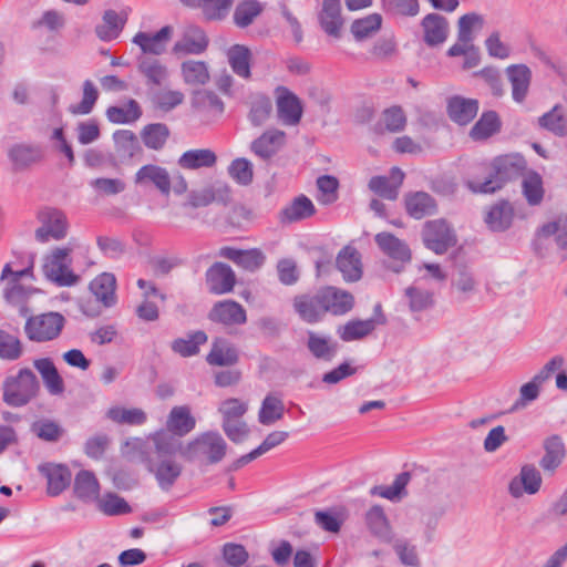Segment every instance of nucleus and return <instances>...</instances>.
<instances>
[{"label":"nucleus","instance_id":"nucleus-33","mask_svg":"<svg viewBox=\"0 0 567 567\" xmlns=\"http://www.w3.org/2000/svg\"><path fill=\"white\" fill-rule=\"evenodd\" d=\"M385 321L384 316H381V319L350 320L338 328V334L346 342L360 340L371 334L378 324H384Z\"/></svg>","mask_w":567,"mask_h":567},{"label":"nucleus","instance_id":"nucleus-30","mask_svg":"<svg viewBox=\"0 0 567 567\" xmlns=\"http://www.w3.org/2000/svg\"><path fill=\"white\" fill-rule=\"evenodd\" d=\"M447 115L458 125H466L474 120L478 112V101L455 95L447 101Z\"/></svg>","mask_w":567,"mask_h":567},{"label":"nucleus","instance_id":"nucleus-43","mask_svg":"<svg viewBox=\"0 0 567 567\" xmlns=\"http://www.w3.org/2000/svg\"><path fill=\"white\" fill-rule=\"evenodd\" d=\"M206 360L210 365H234L238 362V352L236 348L228 343L225 339L217 338L214 340Z\"/></svg>","mask_w":567,"mask_h":567},{"label":"nucleus","instance_id":"nucleus-31","mask_svg":"<svg viewBox=\"0 0 567 567\" xmlns=\"http://www.w3.org/2000/svg\"><path fill=\"white\" fill-rule=\"evenodd\" d=\"M137 70L146 79L147 86H162L168 79L167 66L151 55L137 58Z\"/></svg>","mask_w":567,"mask_h":567},{"label":"nucleus","instance_id":"nucleus-32","mask_svg":"<svg viewBox=\"0 0 567 567\" xmlns=\"http://www.w3.org/2000/svg\"><path fill=\"white\" fill-rule=\"evenodd\" d=\"M151 440L154 444V454L150 458H173L176 454L183 457V449L186 444L178 436L166 431H158L152 435Z\"/></svg>","mask_w":567,"mask_h":567},{"label":"nucleus","instance_id":"nucleus-38","mask_svg":"<svg viewBox=\"0 0 567 567\" xmlns=\"http://www.w3.org/2000/svg\"><path fill=\"white\" fill-rule=\"evenodd\" d=\"M115 288V276L110 272L99 275L90 284L91 292L106 308L113 307L116 303Z\"/></svg>","mask_w":567,"mask_h":567},{"label":"nucleus","instance_id":"nucleus-59","mask_svg":"<svg viewBox=\"0 0 567 567\" xmlns=\"http://www.w3.org/2000/svg\"><path fill=\"white\" fill-rule=\"evenodd\" d=\"M284 412V402L277 396L267 395L262 401L258 420L264 425H270L282 419Z\"/></svg>","mask_w":567,"mask_h":567},{"label":"nucleus","instance_id":"nucleus-22","mask_svg":"<svg viewBox=\"0 0 567 567\" xmlns=\"http://www.w3.org/2000/svg\"><path fill=\"white\" fill-rule=\"evenodd\" d=\"M423 41L427 47L434 48L443 44L450 33L449 20L439 13H429L422 21Z\"/></svg>","mask_w":567,"mask_h":567},{"label":"nucleus","instance_id":"nucleus-29","mask_svg":"<svg viewBox=\"0 0 567 567\" xmlns=\"http://www.w3.org/2000/svg\"><path fill=\"white\" fill-rule=\"evenodd\" d=\"M196 426V419L192 415L188 405L174 406L166 420V432L183 437Z\"/></svg>","mask_w":567,"mask_h":567},{"label":"nucleus","instance_id":"nucleus-7","mask_svg":"<svg viewBox=\"0 0 567 567\" xmlns=\"http://www.w3.org/2000/svg\"><path fill=\"white\" fill-rule=\"evenodd\" d=\"M24 332L29 340L47 342L58 338L64 326V318L58 312H47L38 316L31 313L23 319Z\"/></svg>","mask_w":567,"mask_h":567},{"label":"nucleus","instance_id":"nucleus-6","mask_svg":"<svg viewBox=\"0 0 567 567\" xmlns=\"http://www.w3.org/2000/svg\"><path fill=\"white\" fill-rule=\"evenodd\" d=\"M37 375L29 368L20 369L17 375L8 377L3 384V400L12 406L28 404L38 393Z\"/></svg>","mask_w":567,"mask_h":567},{"label":"nucleus","instance_id":"nucleus-34","mask_svg":"<svg viewBox=\"0 0 567 567\" xmlns=\"http://www.w3.org/2000/svg\"><path fill=\"white\" fill-rule=\"evenodd\" d=\"M405 209L409 216L421 219L436 213L435 199L425 192L409 193L404 197Z\"/></svg>","mask_w":567,"mask_h":567},{"label":"nucleus","instance_id":"nucleus-53","mask_svg":"<svg viewBox=\"0 0 567 567\" xmlns=\"http://www.w3.org/2000/svg\"><path fill=\"white\" fill-rule=\"evenodd\" d=\"M540 127L551 132L556 136L567 135V117L563 113L561 105H555L550 111L538 118Z\"/></svg>","mask_w":567,"mask_h":567},{"label":"nucleus","instance_id":"nucleus-41","mask_svg":"<svg viewBox=\"0 0 567 567\" xmlns=\"http://www.w3.org/2000/svg\"><path fill=\"white\" fill-rule=\"evenodd\" d=\"M217 163V155L209 148H196L184 152L177 161L184 169H200L214 167Z\"/></svg>","mask_w":567,"mask_h":567},{"label":"nucleus","instance_id":"nucleus-1","mask_svg":"<svg viewBox=\"0 0 567 567\" xmlns=\"http://www.w3.org/2000/svg\"><path fill=\"white\" fill-rule=\"evenodd\" d=\"M22 267L14 268L13 262H7L2 267L4 317L7 324L19 328L22 320L32 311V299L40 291L39 289L22 284L21 279L33 277V259L22 257Z\"/></svg>","mask_w":567,"mask_h":567},{"label":"nucleus","instance_id":"nucleus-12","mask_svg":"<svg viewBox=\"0 0 567 567\" xmlns=\"http://www.w3.org/2000/svg\"><path fill=\"white\" fill-rule=\"evenodd\" d=\"M320 28L330 37L339 39L344 25L341 0H322L317 14Z\"/></svg>","mask_w":567,"mask_h":567},{"label":"nucleus","instance_id":"nucleus-23","mask_svg":"<svg viewBox=\"0 0 567 567\" xmlns=\"http://www.w3.org/2000/svg\"><path fill=\"white\" fill-rule=\"evenodd\" d=\"M209 40L205 31L195 24L185 28L183 38L173 47L175 54H202L206 51Z\"/></svg>","mask_w":567,"mask_h":567},{"label":"nucleus","instance_id":"nucleus-63","mask_svg":"<svg viewBox=\"0 0 567 567\" xmlns=\"http://www.w3.org/2000/svg\"><path fill=\"white\" fill-rule=\"evenodd\" d=\"M393 550L402 565L408 567H419L421 565L417 548L410 540L405 538L395 539Z\"/></svg>","mask_w":567,"mask_h":567},{"label":"nucleus","instance_id":"nucleus-64","mask_svg":"<svg viewBox=\"0 0 567 567\" xmlns=\"http://www.w3.org/2000/svg\"><path fill=\"white\" fill-rule=\"evenodd\" d=\"M228 175L239 185L247 186L252 182V164L244 157L234 159L228 168Z\"/></svg>","mask_w":567,"mask_h":567},{"label":"nucleus","instance_id":"nucleus-15","mask_svg":"<svg viewBox=\"0 0 567 567\" xmlns=\"http://www.w3.org/2000/svg\"><path fill=\"white\" fill-rule=\"evenodd\" d=\"M322 299L324 313L343 316L352 310L354 297L347 290L333 286L319 289Z\"/></svg>","mask_w":567,"mask_h":567},{"label":"nucleus","instance_id":"nucleus-46","mask_svg":"<svg viewBox=\"0 0 567 567\" xmlns=\"http://www.w3.org/2000/svg\"><path fill=\"white\" fill-rule=\"evenodd\" d=\"M208 337L205 331L197 330L187 333L185 338H177L172 342V350L183 358L193 357L199 353L200 346L205 344Z\"/></svg>","mask_w":567,"mask_h":567},{"label":"nucleus","instance_id":"nucleus-56","mask_svg":"<svg viewBox=\"0 0 567 567\" xmlns=\"http://www.w3.org/2000/svg\"><path fill=\"white\" fill-rule=\"evenodd\" d=\"M106 116L112 123H132L142 116V110L140 104L131 99L125 106H110L106 110Z\"/></svg>","mask_w":567,"mask_h":567},{"label":"nucleus","instance_id":"nucleus-25","mask_svg":"<svg viewBox=\"0 0 567 567\" xmlns=\"http://www.w3.org/2000/svg\"><path fill=\"white\" fill-rule=\"evenodd\" d=\"M374 241L380 250L394 261H399L402 265L410 262L412 257L411 249L404 240L395 237L393 234L388 231L379 233L374 236Z\"/></svg>","mask_w":567,"mask_h":567},{"label":"nucleus","instance_id":"nucleus-36","mask_svg":"<svg viewBox=\"0 0 567 567\" xmlns=\"http://www.w3.org/2000/svg\"><path fill=\"white\" fill-rule=\"evenodd\" d=\"M545 454L542 457L539 465L546 472H554L564 461L566 456V449L563 439L557 435H550L544 441Z\"/></svg>","mask_w":567,"mask_h":567},{"label":"nucleus","instance_id":"nucleus-40","mask_svg":"<svg viewBox=\"0 0 567 567\" xmlns=\"http://www.w3.org/2000/svg\"><path fill=\"white\" fill-rule=\"evenodd\" d=\"M74 495L84 503H92L99 498L100 484L93 472L82 470L74 478Z\"/></svg>","mask_w":567,"mask_h":567},{"label":"nucleus","instance_id":"nucleus-19","mask_svg":"<svg viewBox=\"0 0 567 567\" xmlns=\"http://www.w3.org/2000/svg\"><path fill=\"white\" fill-rule=\"evenodd\" d=\"M173 28L171 25L163 27L154 34L147 32H137L133 38V43L138 45L142 55H161L166 51V45L172 39Z\"/></svg>","mask_w":567,"mask_h":567},{"label":"nucleus","instance_id":"nucleus-18","mask_svg":"<svg viewBox=\"0 0 567 567\" xmlns=\"http://www.w3.org/2000/svg\"><path fill=\"white\" fill-rule=\"evenodd\" d=\"M292 306L300 319L307 323H317L326 316L319 290L296 296Z\"/></svg>","mask_w":567,"mask_h":567},{"label":"nucleus","instance_id":"nucleus-2","mask_svg":"<svg viewBox=\"0 0 567 567\" xmlns=\"http://www.w3.org/2000/svg\"><path fill=\"white\" fill-rule=\"evenodd\" d=\"M526 161L522 155L508 154L496 157L492 171L483 181H468L467 187L474 193L493 194L502 189L508 182L520 177L526 169Z\"/></svg>","mask_w":567,"mask_h":567},{"label":"nucleus","instance_id":"nucleus-37","mask_svg":"<svg viewBox=\"0 0 567 567\" xmlns=\"http://www.w3.org/2000/svg\"><path fill=\"white\" fill-rule=\"evenodd\" d=\"M315 214L313 203L306 195H299L280 212V221L291 224L308 219Z\"/></svg>","mask_w":567,"mask_h":567},{"label":"nucleus","instance_id":"nucleus-10","mask_svg":"<svg viewBox=\"0 0 567 567\" xmlns=\"http://www.w3.org/2000/svg\"><path fill=\"white\" fill-rule=\"evenodd\" d=\"M39 473L47 481V493L49 496H58L71 484L72 474L64 464L42 463L38 466Z\"/></svg>","mask_w":567,"mask_h":567},{"label":"nucleus","instance_id":"nucleus-17","mask_svg":"<svg viewBox=\"0 0 567 567\" xmlns=\"http://www.w3.org/2000/svg\"><path fill=\"white\" fill-rule=\"evenodd\" d=\"M134 183L140 186L153 185L164 196H168L172 189L168 171L155 164L142 166L135 173Z\"/></svg>","mask_w":567,"mask_h":567},{"label":"nucleus","instance_id":"nucleus-11","mask_svg":"<svg viewBox=\"0 0 567 567\" xmlns=\"http://www.w3.org/2000/svg\"><path fill=\"white\" fill-rule=\"evenodd\" d=\"M276 93L278 117L286 125H297L303 112L300 99L286 86H278Z\"/></svg>","mask_w":567,"mask_h":567},{"label":"nucleus","instance_id":"nucleus-39","mask_svg":"<svg viewBox=\"0 0 567 567\" xmlns=\"http://www.w3.org/2000/svg\"><path fill=\"white\" fill-rule=\"evenodd\" d=\"M114 147L121 161H131L143 153V148L135 133L130 130H118L113 134Z\"/></svg>","mask_w":567,"mask_h":567},{"label":"nucleus","instance_id":"nucleus-8","mask_svg":"<svg viewBox=\"0 0 567 567\" xmlns=\"http://www.w3.org/2000/svg\"><path fill=\"white\" fill-rule=\"evenodd\" d=\"M37 217L41 226L37 228L34 237L39 243L44 244L50 239L61 240L68 235V217L61 209L43 207L38 212Z\"/></svg>","mask_w":567,"mask_h":567},{"label":"nucleus","instance_id":"nucleus-3","mask_svg":"<svg viewBox=\"0 0 567 567\" xmlns=\"http://www.w3.org/2000/svg\"><path fill=\"white\" fill-rule=\"evenodd\" d=\"M227 443L217 431H207L189 441L183 449V458L200 465H213L223 461Z\"/></svg>","mask_w":567,"mask_h":567},{"label":"nucleus","instance_id":"nucleus-26","mask_svg":"<svg viewBox=\"0 0 567 567\" xmlns=\"http://www.w3.org/2000/svg\"><path fill=\"white\" fill-rule=\"evenodd\" d=\"M364 522L367 528L374 537L384 543L393 542L392 526L382 506H371L364 515Z\"/></svg>","mask_w":567,"mask_h":567},{"label":"nucleus","instance_id":"nucleus-14","mask_svg":"<svg viewBox=\"0 0 567 567\" xmlns=\"http://www.w3.org/2000/svg\"><path fill=\"white\" fill-rule=\"evenodd\" d=\"M540 472L532 464L523 465L518 475L513 477L508 484V493L514 498H519L524 493L534 495L542 486Z\"/></svg>","mask_w":567,"mask_h":567},{"label":"nucleus","instance_id":"nucleus-52","mask_svg":"<svg viewBox=\"0 0 567 567\" xmlns=\"http://www.w3.org/2000/svg\"><path fill=\"white\" fill-rule=\"evenodd\" d=\"M411 474L409 472L400 473L389 486L377 485L370 491L373 496H380L389 501H394L406 495L405 487L409 484Z\"/></svg>","mask_w":567,"mask_h":567},{"label":"nucleus","instance_id":"nucleus-44","mask_svg":"<svg viewBox=\"0 0 567 567\" xmlns=\"http://www.w3.org/2000/svg\"><path fill=\"white\" fill-rule=\"evenodd\" d=\"M125 23V17H121L114 10H105L102 17V23L95 27V33L102 41H112L120 35Z\"/></svg>","mask_w":567,"mask_h":567},{"label":"nucleus","instance_id":"nucleus-9","mask_svg":"<svg viewBox=\"0 0 567 567\" xmlns=\"http://www.w3.org/2000/svg\"><path fill=\"white\" fill-rule=\"evenodd\" d=\"M422 239L424 246L437 255L445 254L456 245L455 233L444 219L426 221L423 226Z\"/></svg>","mask_w":567,"mask_h":567},{"label":"nucleus","instance_id":"nucleus-55","mask_svg":"<svg viewBox=\"0 0 567 567\" xmlns=\"http://www.w3.org/2000/svg\"><path fill=\"white\" fill-rule=\"evenodd\" d=\"M382 25V17L379 13H371L352 22L350 31L357 41H362L377 33Z\"/></svg>","mask_w":567,"mask_h":567},{"label":"nucleus","instance_id":"nucleus-27","mask_svg":"<svg viewBox=\"0 0 567 567\" xmlns=\"http://www.w3.org/2000/svg\"><path fill=\"white\" fill-rule=\"evenodd\" d=\"M150 471L154 473L158 486L163 491H169L181 476L183 467L173 458H150Z\"/></svg>","mask_w":567,"mask_h":567},{"label":"nucleus","instance_id":"nucleus-47","mask_svg":"<svg viewBox=\"0 0 567 567\" xmlns=\"http://www.w3.org/2000/svg\"><path fill=\"white\" fill-rule=\"evenodd\" d=\"M501 130V120L495 111L484 112L478 121L470 131V136L474 141H484L498 133Z\"/></svg>","mask_w":567,"mask_h":567},{"label":"nucleus","instance_id":"nucleus-24","mask_svg":"<svg viewBox=\"0 0 567 567\" xmlns=\"http://www.w3.org/2000/svg\"><path fill=\"white\" fill-rule=\"evenodd\" d=\"M286 143V133L277 128H270L254 140L250 145L251 152L261 159H270Z\"/></svg>","mask_w":567,"mask_h":567},{"label":"nucleus","instance_id":"nucleus-45","mask_svg":"<svg viewBox=\"0 0 567 567\" xmlns=\"http://www.w3.org/2000/svg\"><path fill=\"white\" fill-rule=\"evenodd\" d=\"M188 8L199 9L208 21L224 20L233 6L234 0H192Z\"/></svg>","mask_w":567,"mask_h":567},{"label":"nucleus","instance_id":"nucleus-5","mask_svg":"<svg viewBox=\"0 0 567 567\" xmlns=\"http://www.w3.org/2000/svg\"><path fill=\"white\" fill-rule=\"evenodd\" d=\"M248 411V403L237 398H229L220 402L218 412L221 414V429L234 443L244 442L249 435V427L244 420Z\"/></svg>","mask_w":567,"mask_h":567},{"label":"nucleus","instance_id":"nucleus-57","mask_svg":"<svg viewBox=\"0 0 567 567\" xmlns=\"http://www.w3.org/2000/svg\"><path fill=\"white\" fill-rule=\"evenodd\" d=\"M523 195L530 206H537L544 198L543 178L536 172H530L522 181Z\"/></svg>","mask_w":567,"mask_h":567},{"label":"nucleus","instance_id":"nucleus-42","mask_svg":"<svg viewBox=\"0 0 567 567\" xmlns=\"http://www.w3.org/2000/svg\"><path fill=\"white\" fill-rule=\"evenodd\" d=\"M307 348L316 359L331 361L338 352L339 344L331 337L308 331Z\"/></svg>","mask_w":567,"mask_h":567},{"label":"nucleus","instance_id":"nucleus-49","mask_svg":"<svg viewBox=\"0 0 567 567\" xmlns=\"http://www.w3.org/2000/svg\"><path fill=\"white\" fill-rule=\"evenodd\" d=\"M169 135L171 131L164 123L147 124L141 131V138L144 145L147 148L154 151L162 150L165 146Z\"/></svg>","mask_w":567,"mask_h":567},{"label":"nucleus","instance_id":"nucleus-60","mask_svg":"<svg viewBox=\"0 0 567 567\" xmlns=\"http://www.w3.org/2000/svg\"><path fill=\"white\" fill-rule=\"evenodd\" d=\"M192 104L195 109L199 111H210L216 114H221L224 112L223 101L213 91H195L192 97Z\"/></svg>","mask_w":567,"mask_h":567},{"label":"nucleus","instance_id":"nucleus-13","mask_svg":"<svg viewBox=\"0 0 567 567\" xmlns=\"http://www.w3.org/2000/svg\"><path fill=\"white\" fill-rule=\"evenodd\" d=\"M208 319L223 326H241L247 321V313L239 302L227 299L213 306Z\"/></svg>","mask_w":567,"mask_h":567},{"label":"nucleus","instance_id":"nucleus-35","mask_svg":"<svg viewBox=\"0 0 567 567\" xmlns=\"http://www.w3.org/2000/svg\"><path fill=\"white\" fill-rule=\"evenodd\" d=\"M512 85V96L515 102L522 103L529 89L532 71L525 64H513L506 69Z\"/></svg>","mask_w":567,"mask_h":567},{"label":"nucleus","instance_id":"nucleus-51","mask_svg":"<svg viewBox=\"0 0 567 567\" xmlns=\"http://www.w3.org/2000/svg\"><path fill=\"white\" fill-rule=\"evenodd\" d=\"M264 11V4L258 0H243L234 10L233 20L238 28L249 27Z\"/></svg>","mask_w":567,"mask_h":567},{"label":"nucleus","instance_id":"nucleus-62","mask_svg":"<svg viewBox=\"0 0 567 567\" xmlns=\"http://www.w3.org/2000/svg\"><path fill=\"white\" fill-rule=\"evenodd\" d=\"M382 8L393 17H415L420 12L419 0H383Z\"/></svg>","mask_w":567,"mask_h":567},{"label":"nucleus","instance_id":"nucleus-20","mask_svg":"<svg viewBox=\"0 0 567 567\" xmlns=\"http://www.w3.org/2000/svg\"><path fill=\"white\" fill-rule=\"evenodd\" d=\"M206 284L214 295L228 293L235 287L236 276L227 264L215 262L206 271Z\"/></svg>","mask_w":567,"mask_h":567},{"label":"nucleus","instance_id":"nucleus-21","mask_svg":"<svg viewBox=\"0 0 567 567\" xmlns=\"http://www.w3.org/2000/svg\"><path fill=\"white\" fill-rule=\"evenodd\" d=\"M220 257L235 262L247 271H256L266 261L265 254L258 248L238 249L229 246L221 247L218 254Z\"/></svg>","mask_w":567,"mask_h":567},{"label":"nucleus","instance_id":"nucleus-28","mask_svg":"<svg viewBox=\"0 0 567 567\" xmlns=\"http://www.w3.org/2000/svg\"><path fill=\"white\" fill-rule=\"evenodd\" d=\"M514 216L513 204L502 199L488 208L484 221L492 231L502 233L512 226Z\"/></svg>","mask_w":567,"mask_h":567},{"label":"nucleus","instance_id":"nucleus-61","mask_svg":"<svg viewBox=\"0 0 567 567\" xmlns=\"http://www.w3.org/2000/svg\"><path fill=\"white\" fill-rule=\"evenodd\" d=\"M106 415L118 424L141 425L146 421V413L137 408L124 409L114 406L107 411Z\"/></svg>","mask_w":567,"mask_h":567},{"label":"nucleus","instance_id":"nucleus-48","mask_svg":"<svg viewBox=\"0 0 567 567\" xmlns=\"http://www.w3.org/2000/svg\"><path fill=\"white\" fill-rule=\"evenodd\" d=\"M227 56L229 65L234 73H236L238 76L243 79L250 78L251 52L247 47L241 44H235L229 48Z\"/></svg>","mask_w":567,"mask_h":567},{"label":"nucleus","instance_id":"nucleus-54","mask_svg":"<svg viewBox=\"0 0 567 567\" xmlns=\"http://www.w3.org/2000/svg\"><path fill=\"white\" fill-rule=\"evenodd\" d=\"M183 80L189 85H204L209 81L208 66L204 61L188 60L181 65Z\"/></svg>","mask_w":567,"mask_h":567},{"label":"nucleus","instance_id":"nucleus-58","mask_svg":"<svg viewBox=\"0 0 567 567\" xmlns=\"http://www.w3.org/2000/svg\"><path fill=\"white\" fill-rule=\"evenodd\" d=\"M31 432L44 442L55 443L60 441L65 431L58 422L43 417L31 424Z\"/></svg>","mask_w":567,"mask_h":567},{"label":"nucleus","instance_id":"nucleus-16","mask_svg":"<svg viewBox=\"0 0 567 567\" xmlns=\"http://www.w3.org/2000/svg\"><path fill=\"white\" fill-rule=\"evenodd\" d=\"M336 266L346 282H357L362 278V257L360 251L353 246H344L338 252Z\"/></svg>","mask_w":567,"mask_h":567},{"label":"nucleus","instance_id":"nucleus-50","mask_svg":"<svg viewBox=\"0 0 567 567\" xmlns=\"http://www.w3.org/2000/svg\"><path fill=\"white\" fill-rule=\"evenodd\" d=\"M9 157L17 168H24L40 162L43 153L40 146L18 144L9 151Z\"/></svg>","mask_w":567,"mask_h":567},{"label":"nucleus","instance_id":"nucleus-4","mask_svg":"<svg viewBox=\"0 0 567 567\" xmlns=\"http://www.w3.org/2000/svg\"><path fill=\"white\" fill-rule=\"evenodd\" d=\"M72 247H55L43 258L44 277L59 287H71L80 280L72 269Z\"/></svg>","mask_w":567,"mask_h":567}]
</instances>
